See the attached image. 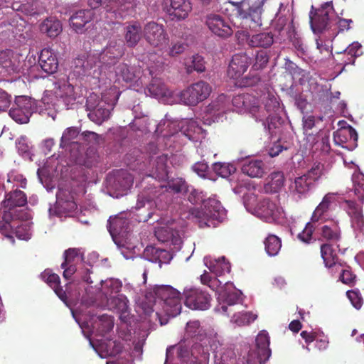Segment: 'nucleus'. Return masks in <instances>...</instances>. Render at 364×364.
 I'll list each match as a JSON object with an SVG mask.
<instances>
[{"mask_svg": "<svg viewBox=\"0 0 364 364\" xmlns=\"http://www.w3.org/2000/svg\"><path fill=\"white\" fill-rule=\"evenodd\" d=\"M154 298V306H161L164 313L171 317L178 315L182 309L181 293L169 285L155 286L152 291L148 293Z\"/></svg>", "mask_w": 364, "mask_h": 364, "instance_id": "f257e3e1", "label": "nucleus"}, {"mask_svg": "<svg viewBox=\"0 0 364 364\" xmlns=\"http://www.w3.org/2000/svg\"><path fill=\"white\" fill-rule=\"evenodd\" d=\"M198 193L193 191L189 196L188 200L192 203H203L201 208L191 209L190 214L194 221L200 228L210 226L208 222L210 219H217L222 208L220 202L215 199L208 198L203 200L202 196H198Z\"/></svg>", "mask_w": 364, "mask_h": 364, "instance_id": "f03ea898", "label": "nucleus"}, {"mask_svg": "<svg viewBox=\"0 0 364 364\" xmlns=\"http://www.w3.org/2000/svg\"><path fill=\"white\" fill-rule=\"evenodd\" d=\"M309 17L311 28L314 33L332 31V28L336 27V16L333 0L322 4L317 9L311 6Z\"/></svg>", "mask_w": 364, "mask_h": 364, "instance_id": "7ed1b4c3", "label": "nucleus"}, {"mask_svg": "<svg viewBox=\"0 0 364 364\" xmlns=\"http://www.w3.org/2000/svg\"><path fill=\"white\" fill-rule=\"evenodd\" d=\"M325 173V166L316 162L302 176L295 178L293 191L299 198H306L315 188L316 183Z\"/></svg>", "mask_w": 364, "mask_h": 364, "instance_id": "20e7f679", "label": "nucleus"}, {"mask_svg": "<svg viewBox=\"0 0 364 364\" xmlns=\"http://www.w3.org/2000/svg\"><path fill=\"white\" fill-rule=\"evenodd\" d=\"M119 95V92L115 88H111L102 95V102L107 104L108 107L101 104H98L96 107H92L87 103V107L90 109L88 113L89 119L97 124H101L107 121L110 117L111 110L118 101Z\"/></svg>", "mask_w": 364, "mask_h": 364, "instance_id": "39448f33", "label": "nucleus"}, {"mask_svg": "<svg viewBox=\"0 0 364 364\" xmlns=\"http://www.w3.org/2000/svg\"><path fill=\"white\" fill-rule=\"evenodd\" d=\"M233 106L237 112L250 114L257 122H264L266 114L259 105V100L255 96L242 94L235 96L232 100Z\"/></svg>", "mask_w": 364, "mask_h": 364, "instance_id": "423d86ee", "label": "nucleus"}, {"mask_svg": "<svg viewBox=\"0 0 364 364\" xmlns=\"http://www.w3.org/2000/svg\"><path fill=\"white\" fill-rule=\"evenodd\" d=\"M264 0H244L232 3L235 15L241 19L250 20L255 26H261V15Z\"/></svg>", "mask_w": 364, "mask_h": 364, "instance_id": "0eeeda50", "label": "nucleus"}, {"mask_svg": "<svg viewBox=\"0 0 364 364\" xmlns=\"http://www.w3.org/2000/svg\"><path fill=\"white\" fill-rule=\"evenodd\" d=\"M212 92V87L207 82L200 80L193 83L181 92V102L188 106H196L206 100Z\"/></svg>", "mask_w": 364, "mask_h": 364, "instance_id": "6e6552de", "label": "nucleus"}, {"mask_svg": "<svg viewBox=\"0 0 364 364\" xmlns=\"http://www.w3.org/2000/svg\"><path fill=\"white\" fill-rule=\"evenodd\" d=\"M255 346L249 350L247 364H264L271 355L269 336L266 331H261L256 337Z\"/></svg>", "mask_w": 364, "mask_h": 364, "instance_id": "1a4fd4ad", "label": "nucleus"}, {"mask_svg": "<svg viewBox=\"0 0 364 364\" xmlns=\"http://www.w3.org/2000/svg\"><path fill=\"white\" fill-rule=\"evenodd\" d=\"M254 214L268 223L275 222L283 218V208L268 198L260 200L253 208Z\"/></svg>", "mask_w": 364, "mask_h": 364, "instance_id": "9d476101", "label": "nucleus"}, {"mask_svg": "<svg viewBox=\"0 0 364 364\" xmlns=\"http://www.w3.org/2000/svg\"><path fill=\"white\" fill-rule=\"evenodd\" d=\"M185 305L193 310L205 311L210 306V295L197 288H190L183 291Z\"/></svg>", "mask_w": 364, "mask_h": 364, "instance_id": "9b49d317", "label": "nucleus"}, {"mask_svg": "<svg viewBox=\"0 0 364 364\" xmlns=\"http://www.w3.org/2000/svg\"><path fill=\"white\" fill-rule=\"evenodd\" d=\"M143 36L146 42L155 48L166 43L168 39L164 26L154 21L148 22L144 26Z\"/></svg>", "mask_w": 364, "mask_h": 364, "instance_id": "f8f14e48", "label": "nucleus"}, {"mask_svg": "<svg viewBox=\"0 0 364 364\" xmlns=\"http://www.w3.org/2000/svg\"><path fill=\"white\" fill-rule=\"evenodd\" d=\"M205 23L213 34L220 38H227L233 33L229 22L219 14H208L205 17Z\"/></svg>", "mask_w": 364, "mask_h": 364, "instance_id": "ddd939ff", "label": "nucleus"}, {"mask_svg": "<svg viewBox=\"0 0 364 364\" xmlns=\"http://www.w3.org/2000/svg\"><path fill=\"white\" fill-rule=\"evenodd\" d=\"M319 240L323 242L335 244L339 248L342 240V230L338 220H331L321 225L318 229Z\"/></svg>", "mask_w": 364, "mask_h": 364, "instance_id": "4468645a", "label": "nucleus"}, {"mask_svg": "<svg viewBox=\"0 0 364 364\" xmlns=\"http://www.w3.org/2000/svg\"><path fill=\"white\" fill-rule=\"evenodd\" d=\"M107 184L110 188L124 194L132 186L134 178L125 170H116L109 173L107 178Z\"/></svg>", "mask_w": 364, "mask_h": 364, "instance_id": "2eb2a0df", "label": "nucleus"}, {"mask_svg": "<svg viewBox=\"0 0 364 364\" xmlns=\"http://www.w3.org/2000/svg\"><path fill=\"white\" fill-rule=\"evenodd\" d=\"M167 14L178 21L186 19L192 11L190 0H163Z\"/></svg>", "mask_w": 364, "mask_h": 364, "instance_id": "dca6fc26", "label": "nucleus"}, {"mask_svg": "<svg viewBox=\"0 0 364 364\" xmlns=\"http://www.w3.org/2000/svg\"><path fill=\"white\" fill-rule=\"evenodd\" d=\"M252 63V57L247 52L235 54L229 63L228 75L230 77H240Z\"/></svg>", "mask_w": 364, "mask_h": 364, "instance_id": "f3484780", "label": "nucleus"}, {"mask_svg": "<svg viewBox=\"0 0 364 364\" xmlns=\"http://www.w3.org/2000/svg\"><path fill=\"white\" fill-rule=\"evenodd\" d=\"M135 209L139 212V220L146 222L154 215L156 209V202L151 198H147L144 193L139 195Z\"/></svg>", "mask_w": 364, "mask_h": 364, "instance_id": "a211bd4d", "label": "nucleus"}, {"mask_svg": "<svg viewBox=\"0 0 364 364\" xmlns=\"http://www.w3.org/2000/svg\"><path fill=\"white\" fill-rule=\"evenodd\" d=\"M38 64L48 73H55L58 68V60L55 53L50 48H43L38 57Z\"/></svg>", "mask_w": 364, "mask_h": 364, "instance_id": "6ab92c4d", "label": "nucleus"}, {"mask_svg": "<svg viewBox=\"0 0 364 364\" xmlns=\"http://www.w3.org/2000/svg\"><path fill=\"white\" fill-rule=\"evenodd\" d=\"M41 33L49 38L54 39L63 31L61 21L55 16H49L42 21L39 26Z\"/></svg>", "mask_w": 364, "mask_h": 364, "instance_id": "aec40b11", "label": "nucleus"}, {"mask_svg": "<svg viewBox=\"0 0 364 364\" xmlns=\"http://www.w3.org/2000/svg\"><path fill=\"white\" fill-rule=\"evenodd\" d=\"M242 294L240 290L225 291L220 296L223 304L221 306L223 313L230 316L235 311V306L242 302Z\"/></svg>", "mask_w": 364, "mask_h": 364, "instance_id": "412c9836", "label": "nucleus"}, {"mask_svg": "<svg viewBox=\"0 0 364 364\" xmlns=\"http://www.w3.org/2000/svg\"><path fill=\"white\" fill-rule=\"evenodd\" d=\"M333 141L342 147H345V144L348 142H351L352 146H356L358 134L350 125L343 127L333 132Z\"/></svg>", "mask_w": 364, "mask_h": 364, "instance_id": "4be33fe9", "label": "nucleus"}, {"mask_svg": "<svg viewBox=\"0 0 364 364\" xmlns=\"http://www.w3.org/2000/svg\"><path fill=\"white\" fill-rule=\"evenodd\" d=\"M344 203L346 205L347 213L350 218L352 226L355 229L362 230L364 227V215L362 206L351 200H346Z\"/></svg>", "mask_w": 364, "mask_h": 364, "instance_id": "5701e85b", "label": "nucleus"}, {"mask_svg": "<svg viewBox=\"0 0 364 364\" xmlns=\"http://www.w3.org/2000/svg\"><path fill=\"white\" fill-rule=\"evenodd\" d=\"M41 277L54 290L59 299L66 303L68 297L65 291L60 286L59 276L57 274L53 273L50 269H46L41 274Z\"/></svg>", "mask_w": 364, "mask_h": 364, "instance_id": "b1692460", "label": "nucleus"}, {"mask_svg": "<svg viewBox=\"0 0 364 364\" xmlns=\"http://www.w3.org/2000/svg\"><path fill=\"white\" fill-rule=\"evenodd\" d=\"M266 166L260 159L245 160L242 166V172L251 178H262L266 172Z\"/></svg>", "mask_w": 364, "mask_h": 364, "instance_id": "393cba45", "label": "nucleus"}, {"mask_svg": "<svg viewBox=\"0 0 364 364\" xmlns=\"http://www.w3.org/2000/svg\"><path fill=\"white\" fill-rule=\"evenodd\" d=\"M27 204V196L26 193L20 190L15 189L6 193L3 201L4 208L12 212L16 207H23Z\"/></svg>", "mask_w": 364, "mask_h": 364, "instance_id": "a878e982", "label": "nucleus"}, {"mask_svg": "<svg viewBox=\"0 0 364 364\" xmlns=\"http://www.w3.org/2000/svg\"><path fill=\"white\" fill-rule=\"evenodd\" d=\"M143 31L137 21L129 24L124 28V38L129 48H134L141 39Z\"/></svg>", "mask_w": 364, "mask_h": 364, "instance_id": "bb28decb", "label": "nucleus"}, {"mask_svg": "<svg viewBox=\"0 0 364 364\" xmlns=\"http://www.w3.org/2000/svg\"><path fill=\"white\" fill-rule=\"evenodd\" d=\"M168 157L166 154H161L151 159L152 165L151 176L159 180H165L168 178V171L167 166Z\"/></svg>", "mask_w": 364, "mask_h": 364, "instance_id": "cd10ccee", "label": "nucleus"}, {"mask_svg": "<svg viewBox=\"0 0 364 364\" xmlns=\"http://www.w3.org/2000/svg\"><path fill=\"white\" fill-rule=\"evenodd\" d=\"M335 202V195L332 193L326 194L321 203L316 206L314 210L311 220L313 223L318 222L326 215L330 210L331 206Z\"/></svg>", "mask_w": 364, "mask_h": 364, "instance_id": "c85d7f7f", "label": "nucleus"}, {"mask_svg": "<svg viewBox=\"0 0 364 364\" xmlns=\"http://www.w3.org/2000/svg\"><path fill=\"white\" fill-rule=\"evenodd\" d=\"M274 36L272 32H262L250 36L247 44L252 48H268L272 46Z\"/></svg>", "mask_w": 364, "mask_h": 364, "instance_id": "c756f323", "label": "nucleus"}, {"mask_svg": "<svg viewBox=\"0 0 364 364\" xmlns=\"http://www.w3.org/2000/svg\"><path fill=\"white\" fill-rule=\"evenodd\" d=\"M93 16L92 10H80L70 18V26L77 32H82L83 27L91 21Z\"/></svg>", "mask_w": 364, "mask_h": 364, "instance_id": "7c9ffc66", "label": "nucleus"}, {"mask_svg": "<svg viewBox=\"0 0 364 364\" xmlns=\"http://www.w3.org/2000/svg\"><path fill=\"white\" fill-rule=\"evenodd\" d=\"M79 136V130L76 127L67 128L61 137L60 146L65 150L71 151L76 149L79 151L80 147L77 141H75Z\"/></svg>", "mask_w": 364, "mask_h": 364, "instance_id": "2f4dec72", "label": "nucleus"}, {"mask_svg": "<svg viewBox=\"0 0 364 364\" xmlns=\"http://www.w3.org/2000/svg\"><path fill=\"white\" fill-rule=\"evenodd\" d=\"M56 198L57 208L59 211L70 213L77 209V204L70 193L60 190L57 193Z\"/></svg>", "mask_w": 364, "mask_h": 364, "instance_id": "473e14b6", "label": "nucleus"}, {"mask_svg": "<svg viewBox=\"0 0 364 364\" xmlns=\"http://www.w3.org/2000/svg\"><path fill=\"white\" fill-rule=\"evenodd\" d=\"M284 183L282 172L275 171L270 173L265 180L264 190L267 193H277Z\"/></svg>", "mask_w": 364, "mask_h": 364, "instance_id": "72a5a7b5", "label": "nucleus"}, {"mask_svg": "<svg viewBox=\"0 0 364 364\" xmlns=\"http://www.w3.org/2000/svg\"><path fill=\"white\" fill-rule=\"evenodd\" d=\"M149 75L152 77L151 82L149 83L147 90L149 94L154 97H161L166 95V87L164 82L160 78H158L156 70H154L152 68L149 67L148 68Z\"/></svg>", "mask_w": 364, "mask_h": 364, "instance_id": "f704fd0d", "label": "nucleus"}, {"mask_svg": "<svg viewBox=\"0 0 364 364\" xmlns=\"http://www.w3.org/2000/svg\"><path fill=\"white\" fill-rule=\"evenodd\" d=\"M335 244L323 242L320 245L321 256L323 260L325 266L328 268L333 267L336 265L338 256L333 248Z\"/></svg>", "mask_w": 364, "mask_h": 364, "instance_id": "c9c22d12", "label": "nucleus"}, {"mask_svg": "<svg viewBox=\"0 0 364 364\" xmlns=\"http://www.w3.org/2000/svg\"><path fill=\"white\" fill-rule=\"evenodd\" d=\"M144 255L149 261L159 264L165 263L166 259H171L168 251L153 246L146 247L144 251Z\"/></svg>", "mask_w": 364, "mask_h": 364, "instance_id": "e433bc0d", "label": "nucleus"}, {"mask_svg": "<svg viewBox=\"0 0 364 364\" xmlns=\"http://www.w3.org/2000/svg\"><path fill=\"white\" fill-rule=\"evenodd\" d=\"M55 94L60 97L74 100L75 89L73 85L66 80H60L55 82Z\"/></svg>", "mask_w": 364, "mask_h": 364, "instance_id": "4c0bfd02", "label": "nucleus"}, {"mask_svg": "<svg viewBox=\"0 0 364 364\" xmlns=\"http://www.w3.org/2000/svg\"><path fill=\"white\" fill-rule=\"evenodd\" d=\"M264 250L267 254L270 256H276L282 247L281 239L275 235L269 234L264 240Z\"/></svg>", "mask_w": 364, "mask_h": 364, "instance_id": "58836bf2", "label": "nucleus"}, {"mask_svg": "<svg viewBox=\"0 0 364 364\" xmlns=\"http://www.w3.org/2000/svg\"><path fill=\"white\" fill-rule=\"evenodd\" d=\"M232 313V315L230 314V316L231 317L230 321L238 326L249 325L257 318V315L252 312H235V311Z\"/></svg>", "mask_w": 364, "mask_h": 364, "instance_id": "ea45409f", "label": "nucleus"}, {"mask_svg": "<svg viewBox=\"0 0 364 364\" xmlns=\"http://www.w3.org/2000/svg\"><path fill=\"white\" fill-rule=\"evenodd\" d=\"M13 219V212L8 210L4 211L1 218L0 219V233L10 238H13V237L11 235V233L13 232V228L11 225Z\"/></svg>", "mask_w": 364, "mask_h": 364, "instance_id": "a19ab883", "label": "nucleus"}, {"mask_svg": "<svg viewBox=\"0 0 364 364\" xmlns=\"http://www.w3.org/2000/svg\"><path fill=\"white\" fill-rule=\"evenodd\" d=\"M116 73L118 76L121 77L123 80L127 82H132L138 77L136 70L125 63H120L117 65L116 68Z\"/></svg>", "mask_w": 364, "mask_h": 364, "instance_id": "79ce46f5", "label": "nucleus"}, {"mask_svg": "<svg viewBox=\"0 0 364 364\" xmlns=\"http://www.w3.org/2000/svg\"><path fill=\"white\" fill-rule=\"evenodd\" d=\"M311 220L306 224L303 230L297 235L298 240L306 244L310 245L314 243L316 241L315 237H314V232L316 228Z\"/></svg>", "mask_w": 364, "mask_h": 364, "instance_id": "37998d69", "label": "nucleus"}, {"mask_svg": "<svg viewBox=\"0 0 364 364\" xmlns=\"http://www.w3.org/2000/svg\"><path fill=\"white\" fill-rule=\"evenodd\" d=\"M107 301L112 308L114 309L120 314H125L128 311L129 301L127 297L122 294H119L116 296H111L107 299Z\"/></svg>", "mask_w": 364, "mask_h": 364, "instance_id": "c03bdc74", "label": "nucleus"}, {"mask_svg": "<svg viewBox=\"0 0 364 364\" xmlns=\"http://www.w3.org/2000/svg\"><path fill=\"white\" fill-rule=\"evenodd\" d=\"M127 221L122 218L114 217L108 220V230L112 236L120 235L124 232Z\"/></svg>", "mask_w": 364, "mask_h": 364, "instance_id": "a18cd8bd", "label": "nucleus"}, {"mask_svg": "<svg viewBox=\"0 0 364 364\" xmlns=\"http://www.w3.org/2000/svg\"><path fill=\"white\" fill-rule=\"evenodd\" d=\"M122 282L119 279H110L102 284V291L107 296H112V294H117L121 291Z\"/></svg>", "mask_w": 364, "mask_h": 364, "instance_id": "49530a36", "label": "nucleus"}, {"mask_svg": "<svg viewBox=\"0 0 364 364\" xmlns=\"http://www.w3.org/2000/svg\"><path fill=\"white\" fill-rule=\"evenodd\" d=\"M262 100L264 105V109H262V110L264 111L265 114L276 112L279 108V103L277 97L271 92H268L264 94Z\"/></svg>", "mask_w": 364, "mask_h": 364, "instance_id": "de8ad7c7", "label": "nucleus"}, {"mask_svg": "<svg viewBox=\"0 0 364 364\" xmlns=\"http://www.w3.org/2000/svg\"><path fill=\"white\" fill-rule=\"evenodd\" d=\"M353 183L355 195L363 203L364 200V174L361 173L353 174Z\"/></svg>", "mask_w": 364, "mask_h": 364, "instance_id": "09e8293b", "label": "nucleus"}, {"mask_svg": "<svg viewBox=\"0 0 364 364\" xmlns=\"http://www.w3.org/2000/svg\"><path fill=\"white\" fill-rule=\"evenodd\" d=\"M9 115L16 122L26 124L29 121L31 112L28 109H26V111H24L22 107H18L11 108L9 110Z\"/></svg>", "mask_w": 364, "mask_h": 364, "instance_id": "8fccbe9b", "label": "nucleus"}, {"mask_svg": "<svg viewBox=\"0 0 364 364\" xmlns=\"http://www.w3.org/2000/svg\"><path fill=\"white\" fill-rule=\"evenodd\" d=\"M6 183L11 184L12 188L16 187V189L18 188H26L27 186L26 178L22 174L16 171H11L8 174Z\"/></svg>", "mask_w": 364, "mask_h": 364, "instance_id": "3c124183", "label": "nucleus"}, {"mask_svg": "<svg viewBox=\"0 0 364 364\" xmlns=\"http://www.w3.org/2000/svg\"><path fill=\"white\" fill-rule=\"evenodd\" d=\"M269 60V55L267 50H260L255 54V63L252 69L255 70H262L267 65Z\"/></svg>", "mask_w": 364, "mask_h": 364, "instance_id": "603ef678", "label": "nucleus"}, {"mask_svg": "<svg viewBox=\"0 0 364 364\" xmlns=\"http://www.w3.org/2000/svg\"><path fill=\"white\" fill-rule=\"evenodd\" d=\"M210 271L214 272L215 275H221L225 273H229L231 269L230 264L226 259L223 257L219 258L215 264L210 267Z\"/></svg>", "mask_w": 364, "mask_h": 364, "instance_id": "864d4df0", "label": "nucleus"}, {"mask_svg": "<svg viewBox=\"0 0 364 364\" xmlns=\"http://www.w3.org/2000/svg\"><path fill=\"white\" fill-rule=\"evenodd\" d=\"M155 235L159 241L161 242H168L169 241L173 242L177 239L175 237L174 233L168 227H161L155 231Z\"/></svg>", "mask_w": 364, "mask_h": 364, "instance_id": "5fc2aeb1", "label": "nucleus"}, {"mask_svg": "<svg viewBox=\"0 0 364 364\" xmlns=\"http://www.w3.org/2000/svg\"><path fill=\"white\" fill-rule=\"evenodd\" d=\"M12 51L1 50L0 51V66L6 70V72L11 73L14 71V64L11 60Z\"/></svg>", "mask_w": 364, "mask_h": 364, "instance_id": "6e6d98bb", "label": "nucleus"}, {"mask_svg": "<svg viewBox=\"0 0 364 364\" xmlns=\"http://www.w3.org/2000/svg\"><path fill=\"white\" fill-rule=\"evenodd\" d=\"M213 170L217 175L227 178L235 171V167L228 164L217 162L213 165Z\"/></svg>", "mask_w": 364, "mask_h": 364, "instance_id": "4d7b16f0", "label": "nucleus"}, {"mask_svg": "<svg viewBox=\"0 0 364 364\" xmlns=\"http://www.w3.org/2000/svg\"><path fill=\"white\" fill-rule=\"evenodd\" d=\"M282 119L281 117L275 114L274 112L266 114V118L264 119V122H261L264 129H267L269 132L276 129L279 125L281 124V122Z\"/></svg>", "mask_w": 364, "mask_h": 364, "instance_id": "13d9d810", "label": "nucleus"}, {"mask_svg": "<svg viewBox=\"0 0 364 364\" xmlns=\"http://www.w3.org/2000/svg\"><path fill=\"white\" fill-rule=\"evenodd\" d=\"M99 158L100 156L95 150L89 149L85 153L82 164L87 168H92L99 163Z\"/></svg>", "mask_w": 364, "mask_h": 364, "instance_id": "bf43d9fd", "label": "nucleus"}, {"mask_svg": "<svg viewBox=\"0 0 364 364\" xmlns=\"http://www.w3.org/2000/svg\"><path fill=\"white\" fill-rule=\"evenodd\" d=\"M334 60L337 65H342L344 68L348 65H353L355 60L353 58H350L349 53L343 50L342 51L336 52V56Z\"/></svg>", "mask_w": 364, "mask_h": 364, "instance_id": "052dcab7", "label": "nucleus"}, {"mask_svg": "<svg viewBox=\"0 0 364 364\" xmlns=\"http://www.w3.org/2000/svg\"><path fill=\"white\" fill-rule=\"evenodd\" d=\"M186 46L182 41H171L168 54L171 57L177 56L185 51Z\"/></svg>", "mask_w": 364, "mask_h": 364, "instance_id": "680f3d73", "label": "nucleus"}, {"mask_svg": "<svg viewBox=\"0 0 364 364\" xmlns=\"http://www.w3.org/2000/svg\"><path fill=\"white\" fill-rule=\"evenodd\" d=\"M316 150L319 149L322 154H327L331 151L329 136H322L318 140L313 146Z\"/></svg>", "mask_w": 364, "mask_h": 364, "instance_id": "e2e57ef3", "label": "nucleus"}, {"mask_svg": "<svg viewBox=\"0 0 364 364\" xmlns=\"http://www.w3.org/2000/svg\"><path fill=\"white\" fill-rule=\"evenodd\" d=\"M200 282L203 284L207 285L211 289L215 290L218 286L219 281L215 277H212L209 272H205L200 276Z\"/></svg>", "mask_w": 364, "mask_h": 364, "instance_id": "0e129e2a", "label": "nucleus"}, {"mask_svg": "<svg viewBox=\"0 0 364 364\" xmlns=\"http://www.w3.org/2000/svg\"><path fill=\"white\" fill-rule=\"evenodd\" d=\"M16 237L20 240H28L31 237V232L27 225H18L14 232Z\"/></svg>", "mask_w": 364, "mask_h": 364, "instance_id": "69168bd1", "label": "nucleus"}, {"mask_svg": "<svg viewBox=\"0 0 364 364\" xmlns=\"http://www.w3.org/2000/svg\"><path fill=\"white\" fill-rule=\"evenodd\" d=\"M11 97L6 92L0 90V112H6L11 105Z\"/></svg>", "mask_w": 364, "mask_h": 364, "instance_id": "338daca9", "label": "nucleus"}, {"mask_svg": "<svg viewBox=\"0 0 364 364\" xmlns=\"http://www.w3.org/2000/svg\"><path fill=\"white\" fill-rule=\"evenodd\" d=\"M99 320L102 322V329L105 333L110 331L114 327V322L112 317L107 314H103L99 316Z\"/></svg>", "mask_w": 364, "mask_h": 364, "instance_id": "774afa93", "label": "nucleus"}]
</instances>
